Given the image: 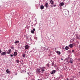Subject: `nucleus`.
I'll return each mask as SVG.
<instances>
[{
  "label": "nucleus",
  "instance_id": "nucleus-28",
  "mask_svg": "<svg viewBox=\"0 0 80 80\" xmlns=\"http://www.w3.org/2000/svg\"><path fill=\"white\" fill-rule=\"evenodd\" d=\"M32 31H34V32H35V29L33 28L32 30Z\"/></svg>",
  "mask_w": 80,
  "mask_h": 80
},
{
  "label": "nucleus",
  "instance_id": "nucleus-8",
  "mask_svg": "<svg viewBox=\"0 0 80 80\" xmlns=\"http://www.w3.org/2000/svg\"><path fill=\"white\" fill-rule=\"evenodd\" d=\"M69 47L72 48H73V45L72 44H70L69 45Z\"/></svg>",
  "mask_w": 80,
  "mask_h": 80
},
{
  "label": "nucleus",
  "instance_id": "nucleus-32",
  "mask_svg": "<svg viewBox=\"0 0 80 80\" xmlns=\"http://www.w3.org/2000/svg\"><path fill=\"white\" fill-rule=\"evenodd\" d=\"M72 52H75V51L74 50H72Z\"/></svg>",
  "mask_w": 80,
  "mask_h": 80
},
{
  "label": "nucleus",
  "instance_id": "nucleus-29",
  "mask_svg": "<svg viewBox=\"0 0 80 80\" xmlns=\"http://www.w3.org/2000/svg\"><path fill=\"white\" fill-rule=\"evenodd\" d=\"M46 48L45 47H44L43 48V50L45 51V50Z\"/></svg>",
  "mask_w": 80,
  "mask_h": 80
},
{
  "label": "nucleus",
  "instance_id": "nucleus-21",
  "mask_svg": "<svg viewBox=\"0 0 80 80\" xmlns=\"http://www.w3.org/2000/svg\"><path fill=\"white\" fill-rule=\"evenodd\" d=\"M34 39H35V40H37V38L36 36L34 37Z\"/></svg>",
  "mask_w": 80,
  "mask_h": 80
},
{
  "label": "nucleus",
  "instance_id": "nucleus-40",
  "mask_svg": "<svg viewBox=\"0 0 80 80\" xmlns=\"http://www.w3.org/2000/svg\"><path fill=\"white\" fill-rule=\"evenodd\" d=\"M79 73H80V72H79Z\"/></svg>",
  "mask_w": 80,
  "mask_h": 80
},
{
  "label": "nucleus",
  "instance_id": "nucleus-33",
  "mask_svg": "<svg viewBox=\"0 0 80 80\" xmlns=\"http://www.w3.org/2000/svg\"><path fill=\"white\" fill-rule=\"evenodd\" d=\"M54 66L55 68H56L57 67V66H56V65H54Z\"/></svg>",
  "mask_w": 80,
  "mask_h": 80
},
{
  "label": "nucleus",
  "instance_id": "nucleus-38",
  "mask_svg": "<svg viewBox=\"0 0 80 80\" xmlns=\"http://www.w3.org/2000/svg\"><path fill=\"white\" fill-rule=\"evenodd\" d=\"M62 60H63V58L61 59Z\"/></svg>",
  "mask_w": 80,
  "mask_h": 80
},
{
  "label": "nucleus",
  "instance_id": "nucleus-27",
  "mask_svg": "<svg viewBox=\"0 0 80 80\" xmlns=\"http://www.w3.org/2000/svg\"><path fill=\"white\" fill-rule=\"evenodd\" d=\"M22 57H25V54H23Z\"/></svg>",
  "mask_w": 80,
  "mask_h": 80
},
{
  "label": "nucleus",
  "instance_id": "nucleus-11",
  "mask_svg": "<svg viewBox=\"0 0 80 80\" xmlns=\"http://www.w3.org/2000/svg\"><path fill=\"white\" fill-rule=\"evenodd\" d=\"M6 72L7 73H10V71L8 69L6 70Z\"/></svg>",
  "mask_w": 80,
  "mask_h": 80
},
{
  "label": "nucleus",
  "instance_id": "nucleus-12",
  "mask_svg": "<svg viewBox=\"0 0 80 80\" xmlns=\"http://www.w3.org/2000/svg\"><path fill=\"white\" fill-rule=\"evenodd\" d=\"M70 62L71 63H73V59L72 58L70 59Z\"/></svg>",
  "mask_w": 80,
  "mask_h": 80
},
{
  "label": "nucleus",
  "instance_id": "nucleus-10",
  "mask_svg": "<svg viewBox=\"0 0 80 80\" xmlns=\"http://www.w3.org/2000/svg\"><path fill=\"white\" fill-rule=\"evenodd\" d=\"M64 5V3L63 2H62L61 3L59 4V6L60 7H62V6H63Z\"/></svg>",
  "mask_w": 80,
  "mask_h": 80
},
{
  "label": "nucleus",
  "instance_id": "nucleus-22",
  "mask_svg": "<svg viewBox=\"0 0 80 80\" xmlns=\"http://www.w3.org/2000/svg\"><path fill=\"white\" fill-rule=\"evenodd\" d=\"M47 50H48V48H46V49L44 50V51H45V52H47Z\"/></svg>",
  "mask_w": 80,
  "mask_h": 80
},
{
  "label": "nucleus",
  "instance_id": "nucleus-5",
  "mask_svg": "<svg viewBox=\"0 0 80 80\" xmlns=\"http://www.w3.org/2000/svg\"><path fill=\"white\" fill-rule=\"evenodd\" d=\"M7 54V52H2L1 54V55H5Z\"/></svg>",
  "mask_w": 80,
  "mask_h": 80
},
{
  "label": "nucleus",
  "instance_id": "nucleus-35",
  "mask_svg": "<svg viewBox=\"0 0 80 80\" xmlns=\"http://www.w3.org/2000/svg\"><path fill=\"white\" fill-rule=\"evenodd\" d=\"M53 6H54V7H55L56 6V5H53Z\"/></svg>",
  "mask_w": 80,
  "mask_h": 80
},
{
  "label": "nucleus",
  "instance_id": "nucleus-7",
  "mask_svg": "<svg viewBox=\"0 0 80 80\" xmlns=\"http://www.w3.org/2000/svg\"><path fill=\"white\" fill-rule=\"evenodd\" d=\"M56 53H57L58 55H60L61 54V52L60 51H56Z\"/></svg>",
  "mask_w": 80,
  "mask_h": 80
},
{
  "label": "nucleus",
  "instance_id": "nucleus-25",
  "mask_svg": "<svg viewBox=\"0 0 80 80\" xmlns=\"http://www.w3.org/2000/svg\"><path fill=\"white\" fill-rule=\"evenodd\" d=\"M76 38L77 39H78V38H79V37L78 35L76 36Z\"/></svg>",
  "mask_w": 80,
  "mask_h": 80
},
{
  "label": "nucleus",
  "instance_id": "nucleus-31",
  "mask_svg": "<svg viewBox=\"0 0 80 80\" xmlns=\"http://www.w3.org/2000/svg\"><path fill=\"white\" fill-rule=\"evenodd\" d=\"M10 56L11 57H13V55H12V54H11L10 55Z\"/></svg>",
  "mask_w": 80,
  "mask_h": 80
},
{
  "label": "nucleus",
  "instance_id": "nucleus-17",
  "mask_svg": "<svg viewBox=\"0 0 80 80\" xmlns=\"http://www.w3.org/2000/svg\"><path fill=\"white\" fill-rule=\"evenodd\" d=\"M45 7H46V8H48V3H46Z\"/></svg>",
  "mask_w": 80,
  "mask_h": 80
},
{
  "label": "nucleus",
  "instance_id": "nucleus-6",
  "mask_svg": "<svg viewBox=\"0 0 80 80\" xmlns=\"http://www.w3.org/2000/svg\"><path fill=\"white\" fill-rule=\"evenodd\" d=\"M56 72V70H53L51 71V74H52V75H53V73H55Z\"/></svg>",
  "mask_w": 80,
  "mask_h": 80
},
{
  "label": "nucleus",
  "instance_id": "nucleus-16",
  "mask_svg": "<svg viewBox=\"0 0 80 80\" xmlns=\"http://www.w3.org/2000/svg\"><path fill=\"white\" fill-rule=\"evenodd\" d=\"M68 48H69V47L68 46H66L65 47V50H68Z\"/></svg>",
  "mask_w": 80,
  "mask_h": 80
},
{
  "label": "nucleus",
  "instance_id": "nucleus-19",
  "mask_svg": "<svg viewBox=\"0 0 80 80\" xmlns=\"http://www.w3.org/2000/svg\"><path fill=\"white\" fill-rule=\"evenodd\" d=\"M16 62H17V63H18L20 62V61H19V60H16Z\"/></svg>",
  "mask_w": 80,
  "mask_h": 80
},
{
  "label": "nucleus",
  "instance_id": "nucleus-37",
  "mask_svg": "<svg viewBox=\"0 0 80 80\" xmlns=\"http://www.w3.org/2000/svg\"><path fill=\"white\" fill-rule=\"evenodd\" d=\"M67 80H68V78H67Z\"/></svg>",
  "mask_w": 80,
  "mask_h": 80
},
{
  "label": "nucleus",
  "instance_id": "nucleus-18",
  "mask_svg": "<svg viewBox=\"0 0 80 80\" xmlns=\"http://www.w3.org/2000/svg\"><path fill=\"white\" fill-rule=\"evenodd\" d=\"M19 43V41H17L14 42V43L15 44H16V43Z\"/></svg>",
  "mask_w": 80,
  "mask_h": 80
},
{
  "label": "nucleus",
  "instance_id": "nucleus-13",
  "mask_svg": "<svg viewBox=\"0 0 80 80\" xmlns=\"http://www.w3.org/2000/svg\"><path fill=\"white\" fill-rule=\"evenodd\" d=\"M40 8H41V10H43V8H44V6H43L42 5L41 6Z\"/></svg>",
  "mask_w": 80,
  "mask_h": 80
},
{
  "label": "nucleus",
  "instance_id": "nucleus-34",
  "mask_svg": "<svg viewBox=\"0 0 80 80\" xmlns=\"http://www.w3.org/2000/svg\"><path fill=\"white\" fill-rule=\"evenodd\" d=\"M2 52V50L0 49V53Z\"/></svg>",
  "mask_w": 80,
  "mask_h": 80
},
{
  "label": "nucleus",
  "instance_id": "nucleus-26",
  "mask_svg": "<svg viewBox=\"0 0 80 80\" xmlns=\"http://www.w3.org/2000/svg\"><path fill=\"white\" fill-rule=\"evenodd\" d=\"M31 32L32 33H34V31L33 30L31 31Z\"/></svg>",
  "mask_w": 80,
  "mask_h": 80
},
{
  "label": "nucleus",
  "instance_id": "nucleus-2",
  "mask_svg": "<svg viewBox=\"0 0 80 80\" xmlns=\"http://www.w3.org/2000/svg\"><path fill=\"white\" fill-rule=\"evenodd\" d=\"M45 67H43L41 68V73H43V72H45Z\"/></svg>",
  "mask_w": 80,
  "mask_h": 80
},
{
  "label": "nucleus",
  "instance_id": "nucleus-39",
  "mask_svg": "<svg viewBox=\"0 0 80 80\" xmlns=\"http://www.w3.org/2000/svg\"><path fill=\"white\" fill-rule=\"evenodd\" d=\"M31 41H32V40L31 39Z\"/></svg>",
  "mask_w": 80,
  "mask_h": 80
},
{
  "label": "nucleus",
  "instance_id": "nucleus-30",
  "mask_svg": "<svg viewBox=\"0 0 80 80\" xmlns=\"http://www.w3.org/2000/svg\"><path fill=\"white\" fill-rule=\"evenodd\" d=\"M72 45L73 46L74 45V46H75L76 45V44H75V43H73Z\"/></svg>",
  "mask_w": 80,
  "mask_h": 80
},
{
  "label": "nucleus",
  "instance_id": "nucleus-14",
  "mask_svg": "<svg viewBox=\"0 0 80 80\" xmlns=\"http://www.w3.org/2000/svg\"><path fill=\"white\" fill-rule=\"evenodd\" d=\"M17 55V52H14V53L13 55L14 56H16Z\"/></svg>",
  "mask_w": 80,
  "mask_h": 80
},
{
  "label": "nucleus",
  "instance_id": "nucleus-23",
  "mask_svg": "<svg viewBox=\"0 0 80 80\" xmlns=\"http://www.w3.org/2000/svg\"><path fill=\"white\" fill-rule=\"evenodd\" d=\"M53 65H54V62H52V66L53 67Z\"/></svg>",
  "mask_w": 80,
  "mask_h": 80
},
{
  "label": "nucleus",
  "instance_id": "nucleus-1",
  "mask_svg": "<svg viewBox=\"0 0 80 80\" xmlns=\"http://www.w3.org/2000/svg\"><path fill=\"white\" fill-rule=\"evenodd\" d=\"M36 72L38 73H42V70H41V69L38 68Z\"/></svg>",
  "mask_w": 80,
  "mask_h": 80
},
{
  "label": "nucleus",
  "instance_id": "nucleus-3",
  "mask_svg": "<svg viewBox=\"0 0 80 80\" xmlns=\"http://www.w3.org/2000/svg\"><path fill=\"white\" fill-rule=\"evenodd\" d=\"M63 12H64L66 15H67V12H68V13H69V11L68 10H64Z\"/></svg>",
  "mask_w": 80,
  "mask_h": 80
},
{
  "label": "nucleus",
  "instance_id": "nucleus-4",
  "mask_svg": "<svg viewBox=\"0 0 80 80\" xmlns=\"http://www.w3.org/2000/svg\"><path fill=\"white\" fill-rule=\"evenodd\" d=\"M12 52V50L10 49L8 50L7 52L8 54H10Z\"/></svg>",
  "mask_w": 80,
  "mask_h": 80
},
{
  "label": "nucleus",
  "instance_id": "nucleus-36",
  "mask_svg": "<svg viewBox=\"0 0 80 80\" xmlns=\"http://www.w3.org/2000/svg\"><path fill=\"white\" fill-rule=\"evenodd\" d=\"M11 48L12 49H13V47H11Z\"/></svg>",
  "mask_w": 80,
  "mask_h": 80
},
{
  "label": "nucleus",
  "instance_id": "nucleus-15",
  "mask_svg": "<svg viewBox=\"0 0 80 80\" xmlns=\"http://www.w3.org/2000/svg\"><path fill=\"white\" fill-rule=\"evenodd\" d=\"M50 3H51V5H53V4L54 2L52 0H51L50 1Z\"/></svg>",
  "mask_w": 80,
  "mask_h": 80
},
{
  "label": "nucleus",
  "instance_id": "nucleus-9",
  "mask_svg": "<svg viewBox=\"0 0 80 80\" xmlns=\"http://www.w3.org/2000/svg\"><path fill=\"white\" fill-rule=\"evenodd\" d=\"M28 47H29L28 45H26L25 46V49H26V50H27L28 48Z\"/></svg>",
  "mask_w": 80,
  "mask_h": 80
},
{
  "label": "nucleus",
  "instance_id": "nucleus-24",
  "mask_svg": "<svg viewBox=\"0 0 80 80\" xmlns=\"http://www.w3.org/2000/svg\"><path fill=\"white\" fill-rule=\"evenodd\" d=\"M68 53H71V51H70V50H68Z\"/></svg>",
  "mask_w": 80,
  "mask_h": 80
},
{
  "label": "nucleus",
  "instance_id": "nucleus-20",
  "mask_svg": "<svg viewBox=\"0 0 80 80\" xmlns=\"http://www.w3.org/2000/svg\"><path fill=\"white\" fill-rule=\"evenodd\" d=\"M46 65L48 67H50V65H49V63H47Z\"/></svg>",
  "mask_w": 80,
  "mask_h": 80
}]
</instances>
